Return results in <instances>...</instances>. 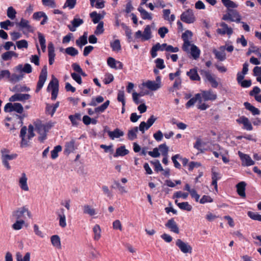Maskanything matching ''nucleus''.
<instances>
[{
	"mask_svg": "<svg viewBox=\"0 0 261 261\" xmlns=\"http://www.w3.org/2000/svg\"><path fill=\"white\" fill-rule=\"evenodd\" d=\"M1 152L2 153V160L3 164L7 170H10L11 169V166L8 163V161L12 160L15 159L17 156V154H10V151L6 148L2 149Z\"/></svg>",
	"mask_w": 261,
	"mask_h": 261,
	"instance_id": "f257e3e1",
	"label": "nucleus"
},
{
	"mask_svg": "<svg viewBox=\"0 0 261 261\" xmlns=\"http://www.w3.org/2000/svg\"><path fill=\"white\" fill-rule=\"evenodd\" d=\"M34 125L35 129L40 135V136L38 137V140L41 142H43L46 139V133L47 132L44 126V124L42 123L40 121H37L34 123Z\"/></svg>",
	"mask_w": 261,
	"mask_h": 261,
	"instance_id": "f03ea898",
	"label": "nucleus"
},
{
	"mask_svg": "<svg viewBox=\"0 0 261 261\" xmlns=\"http://www.w3.org/2000/svg\"><path fill=\"white\" fill-rule=\"evenodd\" d=\"M142 85L151 91H156L161 87V80L160 76L156 77L155 81H147L142 84Z\"/></svg>",
	"mask_w": 261,
	"mask_h": 261,
	"instance_id": "7ed1b4c3",
	"label": "nucleus"
},
{
	"mask_svg": "<svg viewBox=\"0 0 261 261\" xmlns=\"http://www.w3.org/2000/svg\"><path fill=\"white\" fill-rule=\"evenodd\" d=\"M27 214L29 218L31 217V213L28 208L25 206L19 208L13 213V216L16 220H24L25 219V215Z\"/></svg>",
	"mask_w": 261,
	"mask_h": 261,
	"instance_id": "20e7f679",
	"label": "nucleus"
},
{
	"mask_svg": "<svg viewBox=\"0 0 261 261\" xmlns=\"http://www.w3.org/2000/svg\"><path fill=\"white\" fill-rule=\"evenodd\" d=\"M47 76V71L46 65L44 66L41 70L39 76V80L37 82L36 92L38 93L43 87L45 82Z\"/></svg>",
	"mask_w": 261,
	"mask_h": 261,
	"instance_id": "39448f33",
	"label": "nucleus"
},
{
	"mask_svg": "<svg viewBox=\"0 0 261 261\" xmlns=\"http://www.w3.org/2000/svg\"><path fill=\"white\" fill-rule=\"evenodd\" d=\"M16 24L20 30L22 31L24 34L34 31V28L30 24V22L23 18H21L20 21L16 23Z\"/></svg>",
	"mask_w": 261,
	"mask_h": 261,
	"instance_id": "423d86ee",
	"label": "nucleus"
},
{
	"mask_svg": "<svg viewBox=\"0 0 261 261\" xmlns=\"http://www.w3.org/2000/svg\"><path fill=\"white\" fill-rule=\"evenodd\" d=\"M193 33L189 30H187L182 34L181 38L184 41L182 49L184 51H189V47L191 45L190 39H191Z\"/></svg>",
	"mask_w": 261,
	"mask_h": 261,
	"instance_id": "0eeeda50",
	"label": "nucleus"
},
{
	"mask_svg": "<svg viewBox=\"0 0 261 261\" xmlns=\"http://www.w3.org/2000/svg\"><path fill=\"white\" fill-rule=\"evenodd\" d=\"M180 19L181 21L187 23H193L195 20V18L193 11L192 10L188 9L186 11L183 12L180 15Z\"/></svg>",
	"mask_w": 261,
	"mask_h": 261,
	"instance_id": "6e6552de",
	"label": "nucleus"
},
{
	"mask_svg": "<svg viewBox=\"0 0 261 261\" xmlns=\"http://www.w3.org/2000/svg\"><path fill=\"white\" fill-rule=\"evenodd\" d=\"M176 245L184 253H191L192 252V247L188 243L184 242L181 239H179L176 241Z\"/></svg>",
	"mask_w": 261,
	"mask_h": 261,
	"instance_id": "1a4fd4ad",
	"label": "nucleus"
},
{
	"mask_svg": "<svg viewBox=\"0 0 261 261\" xmlns=\"http://www.w3.org/2000/svg\"><path fill=\"white\" fill-rule=\"evenodd\" d=\"M200 72V74L211 83L212 87L217 88L218 87V83L209 71L201 70Z\"/></svg>",
	"mask_w": 261,
	"mask_h": 261,
	"instance_id": "9d476101",
	"label": "nucleus"
},
{
	"mask_svg": "<svg viewBox=\"0 0 261 261\" xmlns=\"http://www.w3.org/2000/svg\"><path fill=\"white\" fill-rule=\"evenodd\" d=\"M238 154L242 161V164L243 166H249L254 165V161L251 159L249 155L244 154L241 151H239Z\"/></svg>",
	"mask_w": 261,
	"mask_h": 261,
	"instance_id": "9b49d317",
	"label": "nucleus"
},
{
	"mask_svg": "<svg viewBox=\"0 0 261 261\" xmlns=\"http://www.w3.org/2000/svg\"><path fill=\"white\" fill-rule=\"evenodd\" d=\"M222 28L218 29L217 32L218 34L224 35L227 34L230 36L233 33L232 28L228 27V25L225 22H221L220 24Z\"/></svg>",
	"mask_w": 261,
	"mask_h": 261,
	"instance_id": "f8f14e48",
	"label": "nucleus"
},
{
	"mask_svg": "<svg viewBox=\"0 0 261 261\" xmlns=\"http://www.w3.org/2000/svg\"><path fill=\"white\" fill-rule=\"evenodd\" d=\"M30 97L31 96L29 94L17 93L11 96L9 98V100L11 102H14L16 101H23L29 99Z\"/></svg>",
	"mask_w": 261,
	"mask_h": 261,
	"instance_id": "ddd939ff",
	"label": "nucleus"
},
{
	"mask_svg": "<svg viewBox=\"0 0 261 261\" xmlns=\"http://www.w3.org/2000/svg\"><path fill=\"white\" fill-rule=\"evenodd\" d=\"M238 123L243 124L244 128L247 130H252L253 127L248 118L245 116H241L237 120Z\"/></svg>",
	"mask_w": 261,
	"mask_h": 261,
	"instance_id": "4468645a",
	"label": "nucleus"
},
{
	"mask_svg": "<svg viewBox=\"0 0 261 261\" xmlns=\"http://www.w3.org/2000/svg\"><path fill=\"white\" fill-rule=\"evenodd\" d=\"M201 95V97H202L205 101H213L215 100L217 97V94L214 93L212 90L202 91Z\"/></svg>",
	"mask_w": 261,
	"mask_h": 261,
	"instance_id": "2eb2a0df",
	"label": "nucleus"
},
{
	"mask_svg": "<svg viewBox=\"0 0 261 261\" xmlns=\"http://www.w3.org/2000/svg\"><path fill=\"white\" fill-rule=\"evenodd\" d=\"M165 226L166 227L169 228L171 231L173 232L176 234L179 233V228L174 219L172 218L169 219L165 224Z\"/></svg>",
	"mask_w": 261,
	"mask_h": 261,
	"instance_id": "dca6fc26",
	"label": "nucleus"
},
{
	"mask_svg": "<svg viewBox=\"0 0 261 261\" xmlns=\"http://www.w3.org/2000/svg\"><path fill=\"white\" fill-rule=\"evenodd\" d=\"M28 178L24 173L21 174V176L19 179V185L21 190L24 191H28L29 188L27 184Z\"/></svg>",
	"mask_w": 261,
	"mask_h": 261,
	"instance_id": "f3484780",
	"label": "nucleus"
},
{
	"mask_svg": "<svg viewBox=\"0 0 261 261\" xmlns=\"http://www.w3.org/2000/svg\"><path fill=\"white\" fill-rule=\"evenodd\" d=\"M72 25H68V28L69 30L71 32H74L76 30V28L79 27L80 25L84 23V21L82 19L74 18L71 21Z\"/></svg>",
	"mask_w": 261,
	"mask_h": 261,
	"instance_id": "a211bd4d",
	"label": "nucleus"
},
{
	"mask_svg": "<svg viewBox=\"0 0 261 261\" xmlns=\"http://www.w3.org/2000/svg\"><path fill=\"white\" fill-rule=\"evenodd\" d=\"M221 51L216 49L213 50V53L215 54L216 58L220 61H224L226 59V54L225 53V47L222 46L220 47Z\"/></svg>",
	"mask_w": 261,
	"mask_h": 261,
	"instance_id": "6ab92c4d",
	"label": "nucleus"
},
{
	"mask_svg": "<svg viewBox=\"0 0 261 261\" xmlns=\"http://www.w3.org/2000/svg\"><path fill=\"white\" fill-rule=\"evenodd\" d=\"M82 208L83 213L84 214L88 215L90 217H93L97 214L96 210L89 204L84 205Z\"/></svg>",
	"mask_w": 261,
	"mask_h": 261,
	"instance_id": "aec40b11",
	"label": "nucleus"
},
{
	"mask_svg": "<svg viewBox=\"0 0 261 261\" xmlns=\"http://www.w3.org/2000/svg\"><path fill=\"white\" fill-rule=\"evenodd\" d=\"M109 137L112 139L114 140L115 138H119L124 135L123 131L119 128H116L113 131L108 132Z\"/></svg>",
	"mask_w": 261,
	"mask_h": 261,
	"instance_id": "412c9836",
	"label": "nucleus"
},
{
	"mask_svg": "<svg viewBox=\"0 0 261 261\" xmlns=\"http://www.w3.org/2000/svg\"><path fill=\"white\" fill-rule=\"evenodd\" d=\"M246 184L244 181H241L238 183L237 186V190L238 194L242 198L246 197L245 194V187Z\"/></svg>",
	"mask_w": 261,
	"mask_h": 261,
	"instance_id": "4be33fe9",
	"label": "nucleus"
},
{
	"mask_svg": "<svg viewBox=\"0 0 261 261\" xmlns=\"http://www.w3.org/2000/svg\"><path fill=\"white\" fill-rule=\"evenodd\" d=\"M197 101H199V103H201L202 101L201 100V95L200 93H197L195 94V96L192 98H191L186 104V107L187 108H189L193 106L196 103Z\"/></svg>",
	"mask_w": 261,
	"mask_h": 261,
	"instance_id": "5701e85b",
	"label": "nucleus"
},
{
	"mask_svg": "<svg viewBox=\"0 0 261 261\" xmlns=\"http://www.w3.org/2000/svg\"><path fill=\"white\" fill-rule=\"evenodd\" d=\"M58 216L59 218V225L62 227L64 228L66 226V217L64 214V208H61L60 211L58 213Z\"/></svg>",
	"mask_w": 261,
	"mask_h": 261,
	"instance_id": "b1692460",
	"label": "nucleus"
},
{
	"mask_svg": "<svg viewBox=\"0 0 261 261\" xmlns=\"http://www.w3.org/2000/svg\"><path fill=\"white\" fill-rule=\"evenodd\" d=\"M190 46V51L189 50V51H188L187 53H190L194 59H197L198 58H199L200 56V49L194 44H191Z\"/></svg>",
	"mask_w": 261,
	"mask_h": 261,
	"instance_id": "393cba45",
	"label": "nucleus"
},
{
	"mask_svg": "<svg viewBox=\"0 0 261 261\" xmlns=\"http://www.w3.org/2000/svg\"><path fill=\"white\" fill-rule=\"evenodd\" d=\"M187 75L189 76L192 81H200V77L199 76L196 68L191 69L187 72Z\"/></svg>",
	"mask_w": 261,
	"mask_h": 261,
	"instance_id": "a878e982",
	"label": "nucleus"
},
{
	"mask_svg": "<svg viewBox=\"0 0 261 261\" xmlns=\"http://www.w3.org/2000/svg\"><path fill=\"white\" fill-rule=\"evenodd\" d=\"M51 89L52 90L59 89V81L54 75L52 76V80L49 82L47 90Z\"/></svg>",
	"mask_w": 261,
	"mask_h": 261,
	"instance_id": "bb28decb",
	"label": "nucleus"
},
{
	"mask_svg": "<svg viewBox=\"0 0 261 261\" xmlns=\"http://www.w3.org/2000/svg\"><path fill=\"white\" fill-rule=\"evenodd\" d=\"M138 11L140 13L141 17L143 19L151 20L152 17L151 14L149 13L145 10H144L142 7L139 6L138 8Z\"/></svg>",
	"mask_w": 261,
	"mask_h": 261,
	"instance_id": "cd10ccee",
	"label": "nucleus"
},
{
	"mask_svg": "<svg viewBox=\"0 0 261 261\" xmlns=\"http://www.w3.org/2000/svg\"><path fill=\"white\" fill-rule=\"evenodd\" d=\"M69 119L71 121L72 125L76 126L81 120V115L80 113L71 115L69 116Z\"/></svg>",
	"mask_w": 261,
	"mask_h": 261,
	"instance_id": "c85d7f7f",
	"label": "nucleus"
},
{
	"mask_svg": "<svg viewBox=\"0 0 261 261\" xmlns=\"http://www.w3.org/2000/svg\"><path fill=\"white\" fill-rule=\"evenodd\" d=\"M151 37V28L149 25H147L144 30L142 35V40L145 41L150 39Z\"/></svg>",
	"mask_w": 261,
	"mask_h": 261,
	"instance_id": "c756f323",
	"label": "nucleus"
},
{
	"mask_svg": "<svg viewBox=\"0 0 261 261\" xmlns=\"http://www.w3.org/2000/svg\"><path fill=\"white\" fill-rule=\"evenodd\" d=\"M244 105L245 108L250 111L253 115H259L260 114V111L248 102H244Z\"/></svg>",
	"mask_w": 261,
	"mask_h": 261,
	"instance_id": "7c9ffc66",
	"label": "nucleus"
},
{
	"mask_svg": "<svg viewBox=\"0 0 261 261\" xmlns=\"http://www.w3.org/2000/svg\"><path fill=\"white\" fill-rule=\"evenodd\" d=\"M25 224L24 220H16L15 222L12 224V228L15 230H19L23 228Z\"/></svg>",
	"mask_w": 261,
	"mask_h": 261,
	"instance_id": "2f4dec72",
	"label": "nucleus"
},
{
	"mask_svg": "<svg viewBox=\"0 0 261 261\" xmlns=\"http://www.w3.org/2000/svg\"><path fill=\"white\" fill-rule=\"evenodd\" d=\"M50 241L52 245L54 247L58 249H60L61 248L60 238L58 235H54L51 236Z\"/></svg>",
	"mask_w": 261,
	"mask_h": 261,
	"instance_id": "473e14b6",
	"label": "nucleus"
},
{
	"mask_svg": "<svg viewBox=\"0 0 261 261\" xmlns=\"http://www.w3.org/2000/svg\"><path fill=\"white\" fill-rule=\"evenodd\" d=\"M129 153L128 150L125 149L124 146H121L116 149L114 156L116 157L118 156H124Z\"/></svg>",
	"mask_w": 261,
	"mask_h": 261,
	"instance_id": "72a5a7b5",
	"label": "nucleus"
},
{
	"mask_svg": "<svg viewBox=\"0 0 261 261\" xmlns=\"http://www.w3.org/2000/svg\"><path fill=\"white\" fill-rule=\"evenodd\" d=\"M138 132V127L137 126L134 127L128 132L127 137L129 140H134L137 138V133Z\"/></svg>",
	"mask_w": 261,
	"mask_h": 261,
	"instance_id": "f704fd0d",
	"label": "nucleus"
},
{
	"mask_svg": "<svg viewBox=\"0 0 261 261\" xmlns=\"http://www.w3.org/2000/svg\"><path fill=\"white\" fill-rule=\"evenodd\" d=\"M93 231L94 233V240L98 241L101 237V228L100 226L98 224H96L93 228Z\"/></svg>",
	"mask_w": 261,
	"mask_h": 261,
	"instance_id": "c9c22d12",
	"label": "nucleus"
},
{
	"mask_svg": "<svg viewBox=\"0 0 261 261\" xmlns=\"http://www.w3.org/2000/svg\"><path fill=\"white\" fill-rule=\"evenodd\" d=\"M90 16L92 19L93 23L95 24L98 23L99 20L103 18L102 15L100 14H98L96 11L91 13Z\"/></svg>",
	"mask_w": 261,
	"mask_h": 261,
	"instance_id": "e433bc0d",
	"label": "nucleus"
},
{
	"mask_svg": "<svg viewBox=\"0 0 261 261\" xmlns=\"http://www.w3.org/2000/svg\"><path fill=\"white\" fill-rule=\"evenodd\" d=\"M110 104L109 100L106 101L102 105L95 109V112L96 113H100L103 112L108 107Z\"/></svg>",
	"mask_w": 261,
	"mask_h": 261,
	"instance_id": "4c0bfd02",
	"label": "nucleus"
},
{
	"mask_svg": "<svg viewBox=\"0 0 261 261\" xmlns=\"http://www.w3.org/2000/svg\"><path fill=\"white\" fill-rule=\"evenodd\" d=\"M111 47L114 51H119L121 50V47L119 40L116 39L111 43Z\"/></svg>",
	"mask_w": 261,
	"mask_h": 261,
	"instance_id": "58836bf2",
	"label": "nucleus"
},
{
	"mask_svg": "<svg viewBox=\"0 0 261 261\" xmlns=\"http://www.w3.org/2000/svg\"><path fill=\"white\" fill-rule=\"evenodd\" d=\"M74 150V142L73 141L68 142L65 145L64 151L68 154L72 152Z\"/></svg>",
	"mask_w": 261,
	"mask_h": 261,
	"instance_id": "ea45409f",
	"label": "nucleus"
},
{
	"mask_svg": "<svg viewBox=\"0 0 261 261\" xmlns=\"http://www.w3.org/2000/svg\"><path fill=\"white\" fill-rule=\"evenodd\" d=\"M178 206L179 208L182 210L187 211H191L192 209V206L189 204L188 202H180L178 204Z\"/></svg>",
	"mask_w": 261,
	"mask_h": 261,
	"instance_id": "a19ab883",
	"label": "nucleus"
},
{
	"mask_svg": "<svg viewBox=\"0 0 261 261\" xmlns=\"http://www.w3.org/2000/svg\"><path fill=\"white\" fill-rule=\"evenodd\" d=\"M159 150L161 151L163 156H168L169 148L166 144H162L159 146Z\"/></svg>",
	"mask_w": 261,
	"mask_h": 261,
	"instance_id": "79ce46f5",
	"label": "nucleus"
},
{
	"mask_svg": "<svg viewBox=\"0 0 261 261\" xmlns=\"http://www.w3.org/2000/svg\"><path fill=\"white\" fill-rule=\"evenodd\" d=\"M23 77V74L17 75L15 73H13L11 74L9 78V81L12 83H16L22 80Z\"/></svg>",
	"mask_w": 261,
	"mask_h": 261,
	"instance_id": "37998d69",
	"label": "nucleus"
},
{
	"mask_svg": "<svg viewBox=\"0 0 261 261\" xmlns=\"http://www.w3.org/2000/svg\"><path fill=\"white\" fill-rule=\"evenodd\" d=\"M48 58H55V54L54 45L52 42H49L48 44Z\"/></svg>",
	"mask_w": 261,
	"mask_h": 261,
	"instance_id": "c03bdc74",
	"label": "nucleus"
},
{
	"mask_svg": "<svg viewBox=\"0 0 261 261\" xmlns=\"http://www.w3.org/2000/svg\"><path fill=\"white\" fill-rule=\"evenodd\" d=\"M65 53L71 56L74 57L79 54L78 50L73 47H69L65 49Z\"/></svg>",
	"mask_w": 261,
	"mask_h": 261,
	"instance_id": "a18cd8bd",
	"label": "nucleus"
},
{
	"mask_svg": "<svg viewBox=\"0 0 261 261\" xmlns=\"http://www.w3.org/2000/svg\"><path fill=\"white\" fill-rule=\"evenodd\" d=\"M104 100V98L101 96H98L96 98H93L91 102L89 103V105L92 106H96L97 103H101L103 102Z\"/></svg>",
	"mask_w": 261,
	"mask_h": 261,
	"instance_id": "49530a36",
	"label": "nucleus"
},
{
	"mask_svg": "<svg viewBox=\"0 0 261 261\" xmlns=\"http://www.w3.org/2000/svg\"><path fill=\"white\" fill-rule=\"evenodd\" d=\"M232 19L231 21H235L238 23L241 22V17L239 13L236 10H231Z\"/></svg>",
	"mask_w": 261,
	"mask_h": 261,
	"instance_id": "de8ad7c7",
	"label": "nucleus"
},
{
	"mask_svg": "<svg viewBox=\"0 0 261 261\" xmlns=\"http://www.w3.org/2000/svg\"><path fill=\"white\" fill-rule=\"evenodd\" d=\"M248 216L252 219L261 222V215L257 213L249 211Z\"/></svg>",
	"mask_w": 261,
	"mask_h": 261,
	"instance_id": "09e8293b",
	"label": "nucleus"
},
{
	"mask_svg": "<svg viewBox=\"0 0 261 261\" xmlns=\"http://www.w3.org/2000/svg\"><path fill=\"white\" fill-rule=\"evenodd\" d=\"M62 150V147L58 145L55 147L54 149L51 151V156L53 159H56L58 156V152Z\"/></svg>",
	"mask_w": 261,
	"mask_h": 261,
	"instance_id": "8fccbe9b",
	"label": "nucleus"
},
{
	"mask_svg": "<svg viewBox=\"0 0 261 261\" xmlns=\"http://www.w3.org/2000/svg\"><path fill=\"white\" fill-rule=\"evenodd\" d=\"M16 259L17 261H30V253H26L23 258H22V255L19 253H17L16 254Z\"/></svg>",
	"mask_w": 261,
	"mask_h": 261,
	"instance_id": "3c124183",
	"label": "nucleus"
},
{
	"mask_svg": "<svg viewBox=\"0 0 261 261\" xmlns=\"http://www.w3.org/2000/svg\"><path fill=\"white\" fill-rule=\"evenodd\" d=\"M16 12L15 10L12 7H10L7 9V16L11 19H13L16 17Z\"/></svg>",
	"mask_w": 261,
	"mask_h": 261,
	"instance_id": "603ef678",
	"label": "nucleus"
},
{
	"mask_svg": "<svg viewBox=\"0 0 261 261\" xmlns=\"http://www.w3.org/2000/svg\"><path fill=\"white\" fill-rule=\"evenodd\" d=\"M223 4L227 8H235L237 7V5L230 0H221Z\"/></svg>",
	"mask_w": 261,
	"mask_h": 261,
	"instance_id": "864d4df0",
	"label": "nucleus"
},
{
	"mask_svg": "<svg viewBox=\"0 0 261 261\" xmlns=\"http://www.w3.org/2000/svg\"><path fill=\"white\" fill-rule=\"evenodd\" d=\"M223 4L227 8H235L237 7V5L230 0H221Z\"/></svg>",
	"mask_w": 261,
	"mask_h": 261,
	"instance_id": "5fc2aeb1",
	"label": "nucleus"
},
{
	"mask_svg": "<svg viewBox=\"0 0 261 261\" xmlns=\"http://www.w3.org/2000/svg\"><path fill=\"white\" fill-rule=\"evenodd\" d=\"M76 44L82 47L83 46L87 44L88 41L87 39L85 38V37L81 36L78 39H77L75 41Z\"/></svg>",
	"mask_w": 261,
	"mask_h": 261,
	"instance_id": "6e6d98bb",
	"label": "nucleus"
},
{
	"mask_svg": "<svg viewBox=\"0 0 261 261\" xmlns=\"http://www.w3.org/2000/svg\"><path fill=\"white\" fill-rule=\"evenodd\" d=\"M117 100L119 102H122V105L123 107H125V101L124 98V92L122 90L119 91L117 95Z\"/></svg>",
	"mask_w": 261,
	"mask_h": 261,
	"instance_id": "4d7b16f0",
	"label": "nucleus"
},
{
	"mask_svg": "<svg viewBox=\"0 0 261 261\" xmlns=\"http://www.w3.org/2000/svg\"><path fill=\"white\" fill-rule=\"evenodd\" d=\"M104 32L103 29V22L102 21L99 22L96 27V29L94 32V33L98 35L102 34Z\"/></svg>",
	"mask_w": 261,
	"mask_h": 261,
	"instance_id": "13d9d810",
	"label": "nucleus"
},
{
	"mask_svg": "<svg viewBox=\"0 0 261 261\" xmlns=\"http://www.w3.org/2000/svg\"><path fill=\"white\" fill-rule=\"evenodd\" d=\"M76 3V0H66L63 8L68 7L70 9H73Z\"/></svg>",
	"mask_w": 261,
	"mask_h": 261,
	"instance_id": "bf43d9fd",
	"label": "nucleus"
},
{
	"mask_svg": "<svg viewBox=\"0 0 261 261\" xmlns=\"http://www.w3.org/2000/svg\"><path fill=\"white\" fill-rule=\"evenodd\" d=\"M14 111L19 114H22L23 112V108L22 105L20 103H14Z\"/></svg>",
	"mask_w": 261,
	"mask_h": 261,
	"instance_id": "052dcab7",
	"label": "nucleus"
},
{
	"mask_svg": "<svg viewBox=\"0 0 261 261\" xmlns=\"http://www.w3.org/2000/svg\"><path fill=\"white\" fill-rule=\"evenodd\" d=\"M34 231L35 234L41 238L44 237L43 232L39 229V226L37 224L33 225Z\"/></svg>",
	"mask_w": 261,
	"mask_h": 261,
	"instance_id": "680f3d73",
	"label": "nucleus"
},
{
	"mask_svg": "<svg viewBox=\"0 0 261 261\" xmlns=\"http://www.w3.org/2000/svg\"><path fill=\"white\" fill-rule=\"evenodd\" d=\"M188 193H182L181 191H177L175 192L173 196V198H182L184 199H186L188 196Z\"/></svg>",
	"mask_w": 261,
	"mask_h": 261,
	"instance_id": "e2e57ef3",
	"label": "nucleus"
},
{
	"mask_svg": "<svg viewBox=\"0 0 261 261\" xmlns=\"http://www.w3.org/2000/svg\"><path fill=\"white\" fill-rule=\"evenodd\" d=\"M17 47L21 49L22 48H27L28 46V42L25 40H21L16 42Z\"/></svg>",
	"mask_w": 261,
	"mask_h": 261,
	"instance_id": "0e129e2a",
	"label": "nucleus"
},
{
	"mask_svg": "<svg viewBox=\"0 0 261 261\" xmlns=\"http://www.w3.org/2000/svg\"><path fill=\"white\" fill-rule=\"evenodd\" d=\"M199 201L200 203L204 204L207 202H212L213 201V199L210 196L203 195Z\"/></svg>",
	"mask_w": 261,
	"mask_h": 261,
	"instance_id": "69168bd1",
	"label": "nucleus"
},
{
	"mask_svg": "<svg viewBox=\"0 0 261 261\" xmlns=\"http://www.w3.org/2000/svg\"><path fill=\"white\" fill-rule=\"evenodd\" d=\"M107 64L112 68L115 69L116 68V60L112 57L108 58Z\"/></svg>",
	"mask_w": 261,
	"mask_h": 261,
	"instance_id": "338daca9",
	"label": "nucleus"
},
{
	"mask_svg": "<svg viewBox=\"0 0 261 261\" xmlns=\"http://www.w3.org/2000/svg\"><path fill=\"white\" fill-rule=\"evenodd\" d=\"M155 63L156 64V67L160 69H163L165 67L164 65V60L160 58H158L155 61Z\"/></svg>",
	"mask_w": 261,
	"mask_h": 261,
	"instance_id": "774afa93",
	"label": "nucleus"
}]
</instances>
